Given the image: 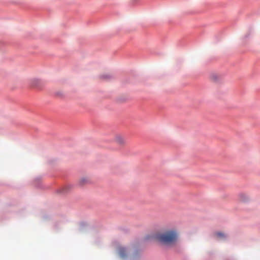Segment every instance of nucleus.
<instances>
[{"mask_svg":"<svg viewBox=\"0 0 260 260\" xmlns=\"http://www.w3.org/2000/svg\"><path fill=\"white\" fill-rule=\"evenodd\" d=\"M157 240L165 244H172L175 243L178 238V233L175 230H167L156 236Z\"/></svg>","mask_w":260,"mask_h":260,"instance_id":"1","label":"nucleus"},{"mask_svg":"<svg viewBox=\"0 0 260 260\" xmlns=\"http://www.w3.org/2000/svg\"><path fill=\"white\" fill-rule=\"evenodd\" d=\"M118 253L121 258H124L127 257L128 253L127 250L125 247H120L118 249Z\"/></svg>","mask_w":260,"mask_h":260,"instance_id":"2","label":"nucleus"},{"mask_svg":"<svg viewBox=\"0 0 260 260\" xmlns=\"http://www.w3.org/2000/svg\"><path fill=\"white\" fill-rule=\"evenodd\" d=\"M115 141L117 144L121 146L124 145L126 143L124 138L120 135L115 137Z\"/></svg>","mask_w":260,"mask_h":260,"instance_id":"3","label":"nucleus"},{"mask_svg":"<svg viewBox=\"0 0 260 260\" xmlns=\"http://www.w3.org/2000/svg\"><path fill=\"white\" fill-rule=\"evenodd\" d=\"M41 81L38 79H33L31 82V85L33 87L39 86L41 84Z\"/></svg>","mask_w":260,"mask_h":260,"instance_id":"4","label":"nucleus"},{"mask_svg":"<svg viewBox=\"0 0 260 260\" xmlns=\"http://www.w3.org/2000/svg\"><path fill=\"white\" fill-rule=\"evenodd\" d=\"M111 77V75L109 74H103L100 76V78L103 80H108Z\"/></svg>","mask_w":260,"mask_h":260,"instance_id":"5","label":"nucleus"},{"mask_svg":"<svg viewBox=\"0 0 260 260\" xmlns=\"http://www.w3.org/2000/svg\"><path fill=\"white\" fill-rule=\"evenodd\" d=\"M216 236L218 239H222L225 237V236L224 234L220 233V232H217L215 234Z\"/></svg>","mask_w":260,"mask_h":260,"instance_id":"6","label":"nucleus"},{"mask_svg":"<svg viewBox=\"0 0 260 260\" xmlns=\"http://www.w3.org/2000/svg\"><path fill=\"white\" fill-rule=\"evenodd\" d=\"M86 182H87V180L85 178H82L80 179L79 182H80V184L83 185L84 183H85Z\"/></svg>","mask_w":260,"mask_h":260,"instance_id":"7","label":"nucleus"}]
</instances>
